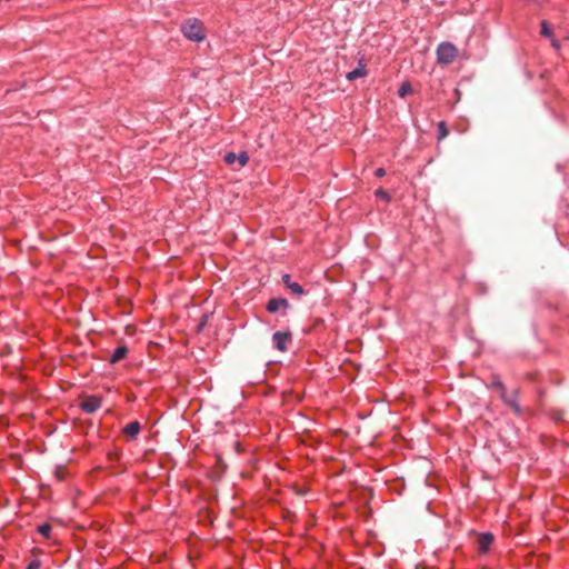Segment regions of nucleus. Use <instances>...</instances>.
I'll use <instances>...</instances> for the list:
<instances>
[{
  "label": "nucleus",
  "instance_id": "obj_1",
  "mask_svg": "<svg viewBox=\"0 0 569 569\" xmlns=\"http://www.w3.org/2000/svg\"><path fill=\"white\" fill-rule=\"evenodd\" d=\"M183 36L196 42H200L206 38V31L202 23L197 19H189L181 26Z\"/></svg>",
  "mask_w": 569,
  "mask_h": 569
},
{
  "label": "nucleus",
  "instance_id": "obj_2",
  "mask_svg": "<svg viewBox=\"0 0 569 569\" xmlns=\"http://www.w3.org/2000/svg\"><path fill=\"white\" fill-rule=\"evenodd\" d=\"M458 56L457 48L450 42H442L437 48V59L441 64H449L455 61Z\"/></svg>",
  "mask_w": 569,
  "mask_h": 569
},
{
  "label": "nucleus",
  "instance_id": "obj_3",
  "mask_svg": "<svg viewBox=\"0 0 569 569\" xmlns=\"http://www.w3.org/2000/svg\"><path fill=\"white\" fill-rule=\"evenodd\" d=\"M499 395L503 403L509 407L516 415L521 413V408L518 403L519 389H513L510 392H508L507 389H503V391L499 392Z\"/></svg>",
  "mask_w": 569,
  "mask_h": 569
},
{
  "label": "nucleus",
  "instance_id": "obj_4",
  "mask_svg": "<svg viewBox=\"0 0 569 569\" xmlns=\"http://www.w3.org/2000/svg\"><path fill=\"white\" fill-rule=\"evenodd\" d=\"M102 403V399L98 396H88L79 405V407L87 413L96 412Z\"/></svg>",
  "mask_w": 569,
  "mask_h": 569
},
{
  "label": "nucleus",
  "instance_id": "obj_5",
  "mask_svg": "<svg viewBox=\"0 0 569 569\" xmlns=\"http://www.w3.org/2000/svg\"><path fill=\"white\" fill-rule=\"evenodd\" d=\"M290 305L284 298H272L268 301L266 309L270 313H274L279 310L283 311V316L286 315V311L289 309Z\"/></svg>",
  "mask_w": 569,
  "mask_h": 569
},
{
  "label": "nucleus",
  "instance_id": "obj_6",
  "mask_svg": "<svg viewBox=\"0 0 569 569\" xmlns=\"http://www.w3.org/2000/svg\"><path fill=\"white\" fill-rule=\"evenodd\" d=\"M273 342L276 343L277 349L280 351H286L288 349V343L291 342V333L290 332H276L273 333Z\"/></svg>",
  "mask_w": 569,
  "mask_h": 569
},
{
  "label": "nucleus",
  "instance_id": "obj_7",
  "mask_svg": "<svg viewBox=\"0 0 569 569\" xmlns=\"http://www.w3.org/2000/svg\"><path fill=\"white\" fill-rule=\"evenodd\" d=\"M223 159L228 164L238 162L240 167H244L249 161V156L244 151L240 152L239 154H236L234 152H228L224 154Z\"/></svg>",
  "mask_w": 569,
  "mask_h": 569
},
{
  "label": "nucleus",
  "instance_id": "obj_8",
  "mask_svg": "<svg viewBox=\"0 0 569 569\" xmlns=\"http://www.w3.org/2000/svg\"><path fill=\"white\" fill-rule=\"evenodd\" d=\"M493 542V536L489 532H485L478 538V547L479 551L485 553L490 549L491 543Z\"/></svg>",
  "mask_w": 569,
  "mask_h": 569
},
{
  "label": "nucleus",
  "instance_id": "obj_9",
  "mask_svg": "<svg viewBox=\"0 0 569 569\" xmlns=\"http://www.w3.org/2000/svg\"><path fill=\"white\" fill-rule=\"evenodd\" d=\"M140 423L138 421H132L123 428V432L130 438H136L140 432Z\"/></svg>",
  "mask_w": 569,
  "mask_h": 569
},
{
  "label": "nucleus",
  "instance_id": "obj_10",
  "mask_svg": "<svg viewBox=\"0 0 569 569\" xmlns=\"http://www.w3.org/2000/svg\"><path fill=\"white\" fill-rule=\"evenodd\" d=\"M127 353H128V348L127 347H124V346L118 347L113 351V353H112V356L110 358V362L111 363H116V362L122 360L127 356Z\"/></svg>",
  "mask_w": 569,
  "mask_h": 569
},
{
  "label": "nucleus",
  "instance_id": "obj_11",
  "mask_svg": "<svg viewBox=\"0 0 569 569\" xmlns=\"http://www.w3.org/2000/svg\"><path fill=\"white\" fill-rule=\"evenodd\" d=\"M366 74H367V71H366L365 67L363 66H359L355 70H352V71L347 73V79L352 81V80H356L358 78H362Z\"/></svg>",
  "mask_w": 569,
  "mask_h": 569
},
{
  "label": "nucleus",
  "instance_id": "obj_12",
  "mask_svg": "<svg viewBox=\"0 0 569 569\" xmlns=\"http://www.w3.org/2000/svg\"><path fill=\"white\" fill-rule=\"evenodd\" d=\"M288 290L297 297H301L305 295V289L302 286L296 281H293L291 284H289Z\"/></svg>",
  "mask_w": 569,
  "mask_h": 569
},
{
  "label": "nucleus",
  "instance_id": "obj_13",
  "mask_svg": "<svg viewBox=\"0 0 569 569\" xmlns=\"http://www.w3.org/2000/svg\"><path fill=\"white\" fill-rule=\"evenodd\" d=\"M411 92H412V88L409 82H403L398 90V94L401 98H405L407 94H409Z\"/></svg>",
  "mask_w": 569,
  "mask_h": 569
},
{
  "label": "nucleus",
  "instance_id": "obj_14",
  "mask_svg": "<svg viewBox=\"0 0 569 569\" xmlns=\"http://www.w3.org/2000/svg\"><path fill=\"white\" fill-rule=\"evenodd\" d=\"M491 388L499 392H501V391H503V389H506L505 385L502 383V381L500 380V378L498 376L492 377Z\"/></svg>",
  "mask_w": 569,
  "mask_h": 569
},
{
  "label": "nucleus",
  "instance_id": "obj_15",
  "mask_svg": "<svg viewBox=\"0 0 569 569\" xmlns=\"http://www.w3.org/2000/svg\"><path fill=\"white\" fill-rule=\"evenodd\" d=\"M51 531L52 527L49 523H42L38 527V532L46 538L50 537Z\"/></svg>",
  "mask_w": 569,
  "mask_h": 569
},
{
  "label": "nucleus",
  "instance_id": "obj_16",
  "mask_svg": "<svg viewBox=\"0 0 569 569\" xmlns=\"http://www.w3.org/2000/svg\"><path fill=\"white\" fill-rule=\"evenodd\" d=\"M438 133H439V137H438L439 140L447 138L449 134L448 128L443 121L439 122V124H438Z\"/></svg>",
  "mask_w": 569,
  "mask_h": 569
},
{
  "label": "nucleus",
  "instance_id": "obj_17",
  "mask_svg": "<svg viewBox=\"0 0 569 569\" xmlns=\"http://www.w3.org/2000/svg\"><path fill=\"white\" fill-rule=\"evenodd\" d=\"M540 26H541V34L547 38H552V31L549 28L548 22L543 20V21H541Z\"/></svg>",
  "mask_w": 569,
  "mask_h": 569
},
{
  "label": "nucleus",
  "instance_id": "obj_18",
  "mask_svg": "<svg viewBox=\"0 0 569 569\" xmlns=\"http://www.w3.org/2000/svg\"><path fill=\"white\" fill-rule=\"evenodd\" d=\"M376 196L383 199L387 202L390 201V199H391L390 194L381 188L376 190Z\"/></svg>",
  "mask_w": 569,
  "mask_h": 569
},
{
  "label": "nucleus",
  "instance_id": "obj_19",
  "mask_svg": "<svg viewBox=\"0 0 569 569\" xmlns=\"http://www.w3.org/2000/svg\"><path fill=\"white\" fill-rule=\"evenodd\" d=\"M293 281L291 280L290 274H283L282 276V283L288 289L289 284H291Z\"/></svg>",
  "mask_w": 569,
  "mask_h": 569
},
{
  "label": "nucleus",
  "instance_id": "obj_20",
  "mask_svg": "<svg viewBox=\"0 0 569 569\" xmlns=\"http://www.w3.org/2000/svg\"><path fill=\"white\" fill-rule=\"evenodd\" d=\"M40 568V562L34 560V561H31L29 563V566L27 567V569H39Z\"/></svg>",
  "mask_w": 569,
  "mask_h": 569
},
{
  "label": "nucleus",
  "instance_id": "obj_21",
  "mask_svg": "<svg viewBox=\"0 0 569 569\" xmlns=\"http://www.w3.org/2000/svg\"><path fill=\"white\" fill-rule=\"evenodd\" d=\"M376 177L381 178L386 174V170L383 168H378L375 172Z\"/></svg>",
  "mask_w": 569,
  "mask_h": 569
},
{
  "label": "nucleus",
  "instance_id": "obj_22",
  "mask_svg": "<svg viewBox=\"0 0 569 569\" xmlns=\"http://www.w3.org/2000/svg\"><path fill=\"white\" fill-rule=\"evenodd\" d=\"M551 39V46L556 49V50H559L560 49V43L558 40L553 39V38H550Z\"/></svg>",
  "mask_w": 569,
  "mask_h": 569
}]
</instances>
